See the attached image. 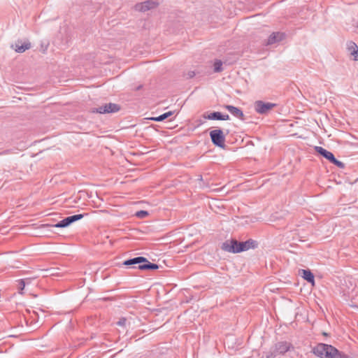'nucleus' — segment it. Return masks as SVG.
<instances>
[{
    "label": "nucleus",
    "instance_id": "f3484780",
    "mask_svg": "<svg viewBox=\"0 0 358 358\" xmlns=\"http://www.w3.org/2000/svg\"><path fill=\"white\" fill-rule=\"evenodd\" d=\"M173 113L174 112H173V111H169V112L164 113L157 117H150V120L155 121V122H162V121H164V120H166V118L171 117L173 114Z\"/></svg>",
    "mask_w": 358,
    "mask_h": 358
},
{
    "label": "nucleus",
    "instance_id": "1a4fd4ad",
    "mask_svg": "<svg viewBox=\"0 0 358 358\" xmlns=\"http://www.w3.org/2000/svg\"><path fill=\"white\" fill-rule=\"evenodd\" d=\"M346 50L350 53L353 61H358V45L353 41H347L345 43Z\"/></svg>",
    "mask_w": 358,
    "mask_h": 358
},
{
    "label": "nucleus",
    "instance_id": "423d86ee",
    "mask_svg": "<svg viewBox=\"0 0 358 358\" xmlns=\"http://www.w3.org/2000/svg\"><path fill=\"white\" fill-rule=\"evenodd\" d=\"M120 110V106L118 104L113 103H105L104 105L100 106L97 108L92 109V113H96L100 114L113 113H117Z\"/></svg>",
    "mask_w": 358,
    "mask_h": 358
},
{
    "label": "nucleus",
    "instance_id": "9b49d317",
    "mask_svg": "<svg viewBox=\"0 0 358 358\" xmlns=\"http://www.w3.org/2000/svg\"><path fill=\"white\" fill-rule=\"evenodd\" d=\"M203 117L210 120H228L230 118L228 114H222L220 112L217 111L209 114L204 113Z\"/></svg>",
    "mask_w": 358,
    "mask_h": 358
},
{
    "label": "nucleus",
    "instance_id": "39448f33",
    "mask_svg": "<svg viewBox=\"0 0 358 358\" xmlns=\"http://www.w3.org/2000/svg\"><path fill=\"white\" fill-rule=\"evenodd\" d=\"M210 137L213 145L223 149L225 148V135L222 129H217L210 131Z\"/></svg>",
    "mask_w": 358,
    "mask_h": 358
},
{
    "label": "nucleus",
    "instance_id": "f03ea898",
    "mask_svg": "<svg viewBox=\"0 0 358 358\" xmlns=\"http://www.w3.org/2000/svg\"><path fill=\"white\" fill-rule=\"evenodd\" d=\"M123 265L140 270H156L159 265L149 262L144 257H137L125 260Z\"/></svg>",
    "mask_w": 358,
    "mask_h": 358
},
{
    "label": "nucleus",
    "instance_id": "2eb2a0df",
    "mask_svg": "<svg viewBox=\"0 0 358 358\" xmlns=\"http://www.w3.org/2000/svg\"><path fill=\"white\" fill-rule=\"evenodd\" d=\"M302 277L307 282L312 284V285H315V278L313 273L310 270H302Z\"/></svg>",
    "mask_w": 358,
    "mask_h": 358
},
{
    "label": "nucleus",
    "instance_id": "5701e85b",
    "mask_svg": "<svg viewBox=\"0 0 358 358\" xmlns=\"http://www.w3.org/2000/svg\"><path fill=\"white\" fill-rule=\"evenodd\" d=\"M196 75V72L194 71H189L187 73H185V76L187 79L192 78Z\"/></svg>",
    "mask_w": 358,
    "mask_h": 358
},
{
    "label": "nucleus",
    "instance_id": "20e7f679",
    "mask_svg": "<svg viewBox=\"0 0 358 358\" xmlns=\"http://www.w3.org/2000/svg\"><path fill=\"white\" fill-rule=\"evenodd\" d=\"M290 348H293L290 343L282 341L277 343L273 348H271L266 355V358H275L278 355H284L289 351Z\"/></svg>",
    "mask_w": 358,
    "mask_h": 358
},
{
    "label": "nucleus",
    "instance_id": "7ed1b4c3",
    "mask_svg": "<svg viewBox=\"0 0 358 358\" xmlns=\"http://www.w3.org/2000/svg\"><path fill=\"white\" fill-rule=\"evenodd\" d=\"M313 352L320 358H334L333 354L338 353V350L331 345L319 343L313 349Z\"/></svg>",
    "mask_w": 358,
    "mask_h": 358
},
{
    "label": "nucleus",
    "instance_id": "393cba45",
    "mask_svg": "<svg viewBox=\"0 0 358 358\" xmlns=\"http://www.w3.org/2000/svg\"><path fill=\"white\" fill-rule=\"evenodd\" d=\"M141 87H142V86H141V85H140V86H138V87L136 88V90H139Z\"/></svg>",
    "mask_w": 358,
    "mask_h": 358
},
{
    "label": "nucleus",
    "instance_id": "9d476101",
    "mask_svg": "<svg viewBox=\"0 0 358 358\" xmlns=\"http://www.w3.org/2000/svg\"><path fill=\"white\" fill-rule=\"evenodd\" d=\"M157 3L153 1L148 0L142 3H136L134 6V9L140 12H145L150 9L156 8Z\"/></svg>",
    "mask_w": 358,
    "mask_h": 358
},
{
    "label": "nucleus",
    "instance_id": "4be33fe9",
    "mask_svg": "<svg viewBox=\"0 0 358 358\" xmlns=\"http://www.w3.org/2000/svg\"><path fill=\"white\" fill-rule=\"evenodd\" d=\"M127 322V320L125 317H122L117 322V324L119 326L124 327Z\"/></svg>",
    "mask_w": 358,
    "mask_h": 358
},
{
    "label": "nucleus",
    "instance_id": "dca6fc26",
    "mask_svg": "<svg viewBox=\"0 0 358 358\" xmlns=\"http://www.w3.org/2000/svg\"><path fill=\"white\" fill-rule=\"evenodd\" d=\"M73 223V221L71 220V218L70 216L63 219L62 220L58 222L57 224L53 225V227L57 228H64L69 226L71 224Z\"/></svg>",
    "mask_w": 358,
    "mask_h": 358
},
{
    "label": "nucleus",
    "instance_id": "b1692460",
    "mask_svg": "<svg viewBox=\"0 0 358 358\" xmlns=\"http://www.w3.org/2000/svg\"><path fill=\"white\" fill-rule=\"evenodd\" d=\"M25 286V280L21 279L19 280V289L20 290H23Z\"/></svg>",
    "mask_w": 358,
    "mask_h": 358
},
{
    "label": "nucleus",
    "instance_id": "0eeeda50",
    "mask_svg": "<svg viewBox=\"0 0 358 358\" xmlns=\"http://www.w3.org/2000/svg\"><path fill=\"white\" fill-rule=\"evenodd\" d=\"M276 106L275 103L257 101L255 103V111L259 114H266Z\"/></svg>",
    "mask_w": 358,
    "mask_h": 358
},
{
    "label": "nucleus",
    "instance_id": "aec40b11",
    "mask_svg": "<svg viewBox=\"0 0 358 358\" xmlns=\"http://www.w3.org/2000/svg\"><path fill=\"white\" fill-rule=\"evenodd\" d=\"M135 215L138 218H145L148 215V212L146 210H138L135 213Z\"/></svg>",
    "mask_w": 358,
    "mask_h": 358
},
{
    "label": "nucleus",
    "instance_id": "4468645a",
    "mask_svg": "<svg viewBox=\"0 0 358 358\" xmlns=\"http://www.w3.org/2000/svg\"><path fill=\"white\" fill-rule=\"evenodd\" d=\"M315 150H316V152L317 153H319L322 157H324V158L328 159L329 162H331V159H333V157H334V155H333L332 152L325 150L324 148H323L322 147L316 146L315 148Z\"/></svg>",
    "mask_w": 358,
    "mask_h": 358
},
{
    "label": "nucleus",
    "instance_id": "ddd939ff",
    "mask_svg": "<svg viewBox=\"0 0 358 358\" xmlns=\"http://www.w3.org/2000/svg\"><path fill=\"white\" fill-rule=\"evenodd\" d=\"M285 37V34L280 32H273L271 34L266 42V45H271L282 41Z\"/></svg>",
    "mask_w": 358,
    "mask_h": 358
},
{
    "label": "nucleus",
    "instance_id": "a211bd4d",
    "mask_svg": "<svg viewBox=\"0 0 358 358\" xmlns=\"http://www.w3.org/2000/svg\"><path fill=\"white\" fill-rule=\"evenodd\" d=\"M214 72L219 73L223 71L222 62L219 59H216L214 62Z\"/></svg>",
    "mask_w": 358,
    "mask_h": 358
},
{
    "label": "nucleus",
    "instance_id": "f257e3e1",
    "mask_svg": "<svg viewBox=\"0 0 358 358\" xmlns=\"http://www.w3.org/2000/svg\"><path fill=\"white\" fill-rule=\"evenodd\" d=\"M258 242L253 239H248L246 241H238L236 239H231L226 241L222 245V250L231 252L239 253L243 251L248 250L249 249H255L257 248Z\"/></svg>",
    "mask_w": 358,
    "mask_h": 358
},
{
    "label": "nucleus",
    "instance_id": "f8f14e48",
    "mask_svg": "<svg viewBox=\"0 0 358 358\" xmlns=\"http://www.w3.org/2000/svg\"><path fill=\"white\" fill-rule=\"evenodd\" d=\"M224 108L236 117H238L241 120H245V115L240 108L231 105H225Z\"/></svg>",
    "mask_w": 358,
    "mask_h": 358
},
{
    "label": "nucleus",
    "instance_id": "412c9836",
    "mask_svg": "<svg viewBox=\"0 0 358 358\" xmlns=\"http://www.w3.org/2000/svg\"><path fill=\"white\" fill-rule=\"evenodd\" d=\"M73 222L82 219L84 217L83 214H78L70 216Z\"/></svg>",
    "mask_w": 358,
    "mask_h": 358
},
{
    "label": "nucleus",
    "instance_id": "6ab92c4d",
    "mask_svg": "<svg viewBox=\"0 0 358 358\" xmlns=\"http://www.w3.org/2000/svg\"><path fill=\"white\" fill-rule=\"evenodd\" d=\"M330 162L332 163L333 164L337 166L338 167H339L341 169H343L345 167V164L343 162L336 159L335 158V157H333V159H331V161Z\"/></svg>",
    "mask_w": 358,
    "mask_h": 358
},
{
    "label": "nucleus",
    "instance_id": "6e6552de",
    "mask_svg": "<svg viewBox=\"0 0 358 358\" xmlns=\"http://www.w3.org/2000/svg\"><path fill=\"white\" fill-rule=\"evenodd\" d=\"M31 48V43L28 40L24 42H22L21 40H17L15 44L11 45V48L13 49L16 52L19 53H23Z\"/></svg>",
    "mask_w": 358,
    "mask_h": 358
}]
</instances>
